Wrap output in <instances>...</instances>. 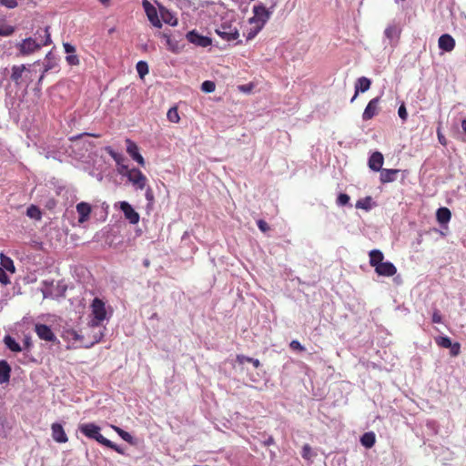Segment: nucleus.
<instances>
[{
  "label": "nucleus",
  "mask_w": 466,
  "mask_h": 466,
  "mask_svg": "<svg viewBox=\"0 0 466 466\" xmlns=\"http://www.w3.org/2000/svg\"><path fill=\"white\" fill-rule=\"evenodd\" d=\"M35 331L38 338L42 340L54 342L56 340V337L51 328L46 324H35Z\"/></svg>",
  "instance_id": "nucleus-9"
},
{
  "label": "nucleus",
  "mask_w": 466,
  "mask_h": 466,
  "mask_svg": "<svg viewBox=\"0 0 466 466\" xmlns=\"http://www.w3.org/2000/svg\"><path fill=\"white\" fill-rule=\"evenodd\" d=\"M55 206H56V200L55 199H50L49 202L46 205V207L49 208H52Z\"/></svg>",
  "instance_id": "nucleus-54"
},
{
  "label": "nucleus",
  "mask_w": 466,
  "mask_h": 466,
  "mask_svg": "<svg viewBox=\"0 0 466 466\" xmlns=\"http://www.w3.org/2000/svg\"><path fill=\"white\" fill-rule=\"evenodd\" d=\"M111 428L124 440L126 441L127 442L130 443V444H133L134 441H133V437L131 436L130 433H128L127 431L122 430L121 428L117 427V426H115V425H112Z\"/></svg>",
  "instance_id": "nucleus-29"
},
{
  "label": "nucleus",
  "mask_w": 466,
  "mask_h": 466,
  "mask_svg": "<svg viewBox=\"0 0 466 466\" xmlns=\"http://www.w3.org/2000/svg\"><path fill=\"white\" fill-rule=\"evenodd\" d=\"M0 5L9 9H13L18 5V3L16 0H0Z\"/></svg>",
  "instance_id": "nucleus-38"
},
{
  "label": "nucleus",
  "mask_w": 466,
  "mask_h": 466,
  "mask_svg": "<svg viewBox=\"0 0 466 466\" xmlns=\"http://www.w3.org/2000/svg\"><path fill=\"white\" fill-rule=\"evenodd\" d=\"M370 201L371 198L370 197H367L364 199L358 200L356 203V208L369 210L370 208Z\"/></svg>",
  "instance_id": "nucleus-32"
},
{
  "label": "nucleus",
  "mask_w": 466,
  "mask_h": 466,
  "mask_svg": "<svg viewBox=\"0 0 466 466\" xmlns=\"http://www.w3.org/2000/svg\"><path fill=\"white\" fill-rule=\"evenodd\" d=\"M276 3H274L270 8H266L263 5H257L253 6V14L254 15L248 19V23L250 25H258L261 28L264 27L266 23L269 20L272 10L276 6Z\"/></svg>",
  "instance_id": "nucleus-3"
},
{
  "label": "nucleus",
  "mask_w": 466,
  "mask_h": 466,
  "mask_svg": "<svg viewBox=\"0 0 466 466\" xmlns=\"http://www.w3.org/2000/svg\"><path fill=\"white\" fill-rule=\"evenodd\" d=\"M248 360H251V358L244 356V355H238L237 356V362L238 364H244L245 362H248Z\"/></svg>",
  "instance_id": "nucleus-49"
},
{
  "label": "nucleus",
  "mask_w": 466,
  "mask_h": 466,
  "mask_svg": "<svg viewBox=\"0 0 466 466\" xmlns=\"http://www.w3.org/2000/svg\"><path fill=\"white\" fill-rule=\"evenodd\" d=\"M370 257V264L374 268L378 267V265L383 263L384 255L383 253L379 249H372L369 253Z\"/></svg>",
  "instance_id": "nucleus-22"
},
{
  "label": "nucleus",
  "mask_w": 466,
  "mask_h": 466,
  "mask_svg": "<svg viewBox=\"0 0 466 466\" xmlns=\"http://www.w3.org/2000/svg\"><path fill=\"white\" fill-rule=\"evenodd\" d=\"M370 85H371V81L370 78L365 77V76H361V77L358 78L355 83V94L350 101L353 102L355 100V98L359 95V92L364 93V92L368 91L370 87Z\"/></svg>",
  "instance_id": "nucleus-17"
},
{
  "label": "nucleus",
  "mask_w": 466,
  "mask_h": 466,
  "mask_svg": "<svg viewBox=\"0 0 466 466\" xmlns=\"http://www.w3.org/2000/svg\"><path fill=\"white\" fill-rule=\"evenodd\" d=\"M43 32L45 33V39H40L39 42L32 37H27L21 43L17 44L16 47L18 48L20 55L24 56H29L39 50L42 46H49L52 43L49 26H46Z\"/></svg>",
  "instance_id": "nucleus-2"
},
{
  "label": "nucleus",
  "mask_w": 466,
  "mask_h": 466,
  "mask_svg": "<svg viewBox=\"0 0 466 466\" xmlns=\"http://www.w3.org/2000/svg\"><path fill=\"white\" fill-rule=\"evenodd\" d=\"M0 282L4 285L10 283V279L3 268L0 267Z\"/></svg>",
  "instance_id": "nucleus-44"
},
{
  "label": "nucleus",
  "mask_w": 466,
  "mask_h": 466,
  "mask_svg": "<svg viewBox=\"0 0 466 466\" xmlns=\"http://www.w3.org/2000/svg\"><path fill=\"white\" fill-rule=\"evenodd\" d=\"M120 173L127 176L128 180L138 189H144L147 185V177L137 168L128 169L127 166L121 167Z\"/></svg>",
  "instance_id": "nucleus-4"
},
{
  "label": "nucleus",
  "mask_w": 466,
  "mask_h": 466,
  "mask_svg": "<svg viewBox=\"0 0 466 466\" xmlns=\"http://www.w3.org/2000/svg\"><path fill=\"white\" fill-rule=\"evenodd\" d=\"M66 60L70 66H77L80 63L78 56L74 53L66 56Z\"/></svg>",
  "instance_id": "nucleus-37"
},
{
  "label": "nucleus",
  "mask_w": 466,
  "mask_h": 466,
  "mask_svg": "<svg viewBox=\"0 0 466 466\" xmlns=\"http://www.w3.org/2000/svg\"><path fill=\"white\" fill-rule=\"evenodd\" d=\"M257 225H258V228L262 231V232H267L270 229L268 224L263 220V219H258L257 221Z\"/></svg>",
  "instance_id": "nucleus-43"
},
{
  "label": "nucleus",
  "mask_w": 466,
  "mask_h": 466,
  "mask_svg": "<svg viewBox=\"0 0 466 466\" xmlns=\"http://www.w3.org/2000/svg\"><path fill=\"white\" fill-rule=\"evenodd\" d=\"M79 431L87 438L96 440L99 444L104 445L116 451L119 454H124V451L118 445L105 438L100 433V427L95 423H83L79 425Z\"/></svg>",
  "instance_id": "nucleus-1"
},
{
  "label": "nucleus",
  "mask_w": 466,
  "mask_h": 466,
  "mask_svg": "<svg viewBox=\"0 0 466 466\" xmlns=\"http://www.w3.org/2000/svg\"><path fill=\"white\" fill-rule=\"evenodd\" d=\"M398 115L402 121H406L408 118L407 109L404 104H401L398 109Z\"/></svg>",
  "instance_id": "nucleus-40"
},
{
  "label": "nucleus",
  "mask_w": 466,
  "mask_h": 466,
  "mask_svg": "<svg viewBox=\"0 0 466 466\" xmlns=\"http://www.w3.org/2000/svg\"><path fill=\"white\" fill-rule=\"evenodd\" d=\"M15 31V27L9 25L5 16H0V36H10Z\"/></svg>",
  "instance_id": "nucleus-20"
},
{
  "label": "nucleus",
  "mask_w": 466,
  "mask_h": 466,
  "mask_svg": "<svg viewBox=\"0 0 466 466\" xmlns=\"http://www.w3.org/2000/svg\"><path fill=\"white\" fill-rule=\"evenodd\" d=\"M90 307L93 315L92 326H99L106 319V304L99 298H95Z\"/></svg>",
  "instance_id": "nucleus-5"
},
{
  "label": "nucleus",
  "mask_w": 466,
  "mask_h": 466,
  "mask_svg": "<svg viewBox=\"0 0 466 466\" xmlns=\"http://www.w3.org/2000/svg\"><path fill=\"white\" fill-rule=\"evenodd\" d=\"M380 97L377 96L372 98L367 105L366 108L364 109V112L362 114V119L364 121L370 120L375 116L379 114L380 111Z\"/></svg>",
  "instance_id": "nucleus-10"
},
{
  "label": "nucleus",
  "mask_w": 466,
  "mask_h": 466,
  "mask_svg": "<svg viewBox=\"0 0 466 466\" xmlns=\"http://www.w3.org/2000/svg\"><path fill=\"white\" fill-rule=\"evenodd\" d=\"M4 343L13 352H20L22 350V348L19 345V343L16 342L15 339L10 335H6L4 338Z\"/></svg>",
  "instance_id": "nucleus-27"
},
{
  "label": "nucleus",
  "mask_w": 466,
  "mask_h": 466,
  "mask_svg": "<svg viewBox=\"0 0 466 466\" xmlns=\"http://www.w3.org/2000/svg\"><path fill=\"white\" fill-rule=\"evenodd\" d=\"M391 31L392 29L391 28H387L385 30V35L388 36V37H390L391 36Z\"/></svg>",
  "instance_id": "nucleus-58"
},
{
  "label": "nucleus",
  "mask_w": 466,
  "mask_h": 466,
  "mask_svg": "<svg viewBox=\"0 0 466 466\" xmlns=\"http://www.w3.org/2000/svg\"><path fill=\"white\" fill-rule=\"evenodd\" d=\"M26 70L25 65L14 66L12 67L11 79L16 84H20V79L23 76V73Z\"/></svg>",
  "instance_id": "nucleus-24"
},
{
  "label": "nucleus",
  "mask_w": 466,
  "mask_h": 466,
  "mask_svg": "<svg viewBox=\"0 0 466 466\" xmlns=\"http://www.w3.org/2000/svg\"><path fill=\"white\" fill-rule=\"evenodd\" d=\"M102 5L108 6L110 5L111 0H98Z\"/></svg>",
  "instance_id": "nucleus-55"
},
{
  "label": "nucleus",
  "mask_w": 466,
  "mask_h": 466,
  "mask_svg": "<svg viewBox=\"0 0 466 466\" xmlns=\"http://www.w3.org/2000/svg\"><path fill=\"white\" fill-rule=\"evenodd\" d=\"M435 341L438 346L445 349H449L450 347H451L452 344L451 339L446 336L438 337L436 338Z\"/></svg>",
  "instance_id": "nucleus-31"
},
{
  "label": "nucleus",
  "mask_w": 466,
  "mask_h": 466,
  "mask_svg": "<svg viewBox=\"0 0 466 466\" xmlns=\"http://www.w3.org/2000/svg\"><path fill=\"white\" fill-rule=\"evenodd\" d=\"M127 152L140 166H145L144 157L140 155L137 145L129 138L126 139Z\"/></svg>",
  "instance_id": "nucleus-11"
},
{
  "label": "nucleus",
  "mask_w": 466,
  "mask_h": 466,
  "mask_svg": "<svg viewBox=\"0 0 466 466\" xmlns=\"http://www.w3.org/2000/svg\"><path fill=\"white\" fill-rule=\"evenodd\" d=\"M461 128H462V131L466 134V119H463L461 121Z\"/></svg>",
  "instance_id": "nucleus-57"
},
{
  "label": "nucleus",
  "mask_w": 466,
  "mask_h": 466,
  "mask_svg": "<svg viewBox=\"0 0 466 466\" xmlns=\"http://www.w3.org/2000/svg\"><path fill=\"white\" fill-rule=\"evenodd\" d=\"M436 218L439 223L447 224L451 218V213L448 208H440L436 212Z\"/></svg>",
  "instance_id": "nucleus-23"
},
{
  "label": "nucleus",
  "mask_w": 466,
  "mask_h": 466,
  "mask_svg": "<svg viewBox=\"0 0 466 466\" xmlns=\"http://www.w3.org/2000/svg\"><path fill=\"white\" fill-rule=\"evenodd\" d=\"M82 136H91V137H98L99 136L98 135H94V134H88V133H84V134H81L77 137H74L71 138V140H76L77 139L78 137H82Z\"/></svg>",
  "instance_id": "nucleus-52"
},
{
  "label": "nucleus",
  "mask_w": 466,
  "mask_h": 466,
  "mask_svg": "<svg viewBox=\"0 0 466 466\" xmlns=\"http://www.w3.org/2000/svg\"><path fill=\"white\" fill-rule=\"evenodd\" d=\"M137 71L138 73V75L143 77L144 76H146L147 73H148V66L146 62L144 61H139L137 64Z\"/></svg>",
  "instance_id": "nucleus-33"
},
{
  "label": "nucleus",
  "mask_w": 466,
  "mask_h": 466,
  "mask_svg": "<svg viewBox=\"0 0 466 466\" xmlns=\"http://www.w3.org/2000/svg\"><path fill=\"white\" fill-rule=\"evenodd\" d=\"M92 208L90 204L86 202H80L76 205V212L78 213V222H86L91 214Z\"/></svg>",
  "instance_id": "nucleus-16"
},
{
  "label": "nucleus",
  "mask_w": 466,
  "mask_h": 466,
  "mask_svg": "<svg viewBox=\"0 0 466 466\" xmlns=\"http://www.w3.org/2000/svg\"><path fill=\"white\" fill-rule=\"evenodd\" d=\"M383 156L380 152H374L369 158V167L373 171H380L383 165Z\"/></svg>",
  "instance_id": "nucleus-18"
},
{
  "label": "nucleus",
  "mask_w": 466,
  "mask_h": 466,
  "mask_svg": "<svg viewBox=\"0 0 466 466\" xmlns=\"http://www.w3.org/2000/svg\"><path fill=\"white\" fill-rule=\"evenodd\" d=\"M167 119L172 123H178L180 120V116L178 115V111L177 107H171L167 114Z\"/></svg>",
  "instance_id": "nucleus-30"
},
{
  "label": "nucleus",
  "mask_w": 466,
  "mask_h": 466,
  "mask_svg": "<svg viewBox=\"0 0 466 466\" xmlns=\"http://www.w3.org/2000/svg\"><path fill=\"white\" fill-rule=\"evenodd\" d=\"M108 153L112 157V158L116 162L117 165H121V162L124 160V157L122 155L115 152L112 149H109Z\"/></svg>",
  "instance_id": "nucleus-41"
},
{
  "label": "nucleus",
  "mask_w": 466,
  "mask_h": 466,
  "mask_svg": "<svg viewBox=\"0 0 466 466\" xmlns=\"http://www.w3.org/2000/svg\"><path fill=\"white\" fill-rule=\"evenodd\" d=\"M52 437L58 443H66L68 438L60 423H53L51 426Z\"/></svg>",
  "instance_id": "nucleus-15"
},
{
  "label": "nucleus",
  "mask_w": 466,
  "mask_h": 466,
  "mask_svg": "<svg viewBox=\"0 0 466 466\" xmlns=\"http://www.w3.org/2000/svg\"><path fill=\"white\" fill-rule=\"evenodd\" d=\"M11 366L6 360H0V384L8 383L11 377Z\"/></svg>",
  "instance_id": "nucleus-19"
},
{
  "label": "nucleus",
  "mask_w": 466,
  "mask_h": 466,
  "mask_svg": "<svg viewBox=\"0 0 466 466\" xmlns=\"http://www.w3.org/2000/svg\"><path fill=\"white\" fill-rule=\"evenodd\" d=\"M120 209L124 213L125 218L129 221L130 224H137L139 222V214L132 208V206L127 201H121L119 203Z\"/></svg>",
  "instance_id": "nucleus-8"
},
{
  "label": "nucleus",
  "mask_w": 466,
  "mask_h": 466,
  "mask_svg": "<svg viewBox=\"0 0 466 466\" xmlns=\"http://www.w3.org/2000/svg\"><path fill=\"white\" fill-rule=\"evenodd\" d=\"M399 172V169H381L380 177V182L382 184L393 182Z\"/></svg>",
  "instance_id": "nucleus-21"
},
{
  "label": "nucleus",
  "mask_w": 466,
  "mask_h": 466,
  "mask_svg": "<svg viewBox=\"0 0 466 466\" xmlns=\"http://www.w3.org/2000/svg\"><path fill=\"white\" fill-rule=\"evenodd\" d=\"M449 349L451 350V355L453 357H456L461 353V344L459 342L452 343L451 347Z\"/></svg>",
  "instance_id": "nucleus-39"
},
{
  "label": "nucleus",
  "mask_w": 466,
  "mask_h": 466,
  "mask_svg": "<svg viewBox=\"0 0 466 466\" xmlns=\"http://www.w3.org/2000/svg\"><path fill=\"white\" fill-rule=\"evenodd\" d=\"M310 451V447H309V445L306 444V445L303 447V454H302V456H303L304 458H306V457H307V453H308V451Z\"/></svg>",
  "instance_id": "nucleus-53"
},
{
  "label": "nucleus",
  "mask_w": 466,
  "mask_h": 466,
  "mask_svg": "<svg viewBox=\"0 0 466 466\" xmlns=\"http://www.w3.org/2000/svg\"><path fill=\"white\" fill-rule=\"evenodd\" d=\"M437 137H438V140H439V142H440L442 146H446V145H447V139H446V137H444V135L442 134L441 129V127H439L437 128Z\"/></svg>",
  "instance_id": "nucleus-46"
},
{
  "label": "nucleus",
  "mask_w": 466,
  "mask_h": 466,
  "mask_svg": "<svg viewBox=\"0 0 466 466\" xmlns=\"http://www.w3.org/2000/svg\"><path fill=\"white\" fill-rule=\"evenodd\" d=\"M26 215L30 218H34L35 220H40L42 218V213L39 208L35 205H31L30 207L27 208Z\"/></svg>",
  "instance_id": "nucleus-28"
},
{
  "label": "nucleus",
  "mask_w": 466,
  "mask_h": 466,
  "mask_svg": "<svg viewBox=\"0 0 466 466\" xmlns=\"http://www.w3.org/2000/svg\"><path fill=\"white\" fill-rule=\"evenodd\" d=\"M439 48L445 52H451L455 47V40L449 34H443L438 40Z\"/></svg>",
  "instance_id": "nucleus-14"
},
{
  "label": "nucleus",
  "mask_w": 466,
  "mask_h": 466,
  "mask_svg": "<svg viewBox=\"0 0 466 466\" xmlns=\"http://www.w3.org/2000/svg\"><path fill=\"white\" fill-rule=\"evenodd\" d=\"M0 260V267L3 268L5 271L7 270L11 273H15V267L14 265L13 260L9 257L1 254Z\"/></svg>",
  "instance_id": "nucleus-26"
},
{
  "label": "nucleus",
  "mask_w": 466,
  "mask_h": 466,
  "mask_svg": "<svg viewBox=\"0 0 466 466\" xmlns=\"http://www.w3.org/2000/svg\"><path fill=\"white\" fill-rule=\"evenodd\" d=\"M44 29H38L35 35V40H37L39 42L40 39H45V33L43 32Z\"/></svg>",
  "instance_id": "nucleus-50"
},
{
  "label": "nucleus",
  "mask_w": 466,
  "mask_h": 466,
  "mask_svg": "<svg viewBox=\"0 0 466 466\" xmlns=\"http://www.w3.org/2000/svg\"><path fill=\"white\" fill-rule=\"evenodd\" d=\"M163 36L165 38H167V48L172 51L173 53H177L178 51V47H177V45L173 43L172 39L170 38L169 35H167V34H164Z\"/></svg>",
  "instance_id": "nucleus-35"
},
{
  "label": "nucleus",
  "mask_w": 466,
  "mask_h": 466,
  "mask_svg": "<svg viewBox=\"0 0 466 466\" xmlns=\"http://www.w3.org/2000/svg\"><path fill=\"white\" fill-rule=\"evenodd\" d=\"M143 7L145 9V12L147 14V16L150 23L157 28H160L162 26V23L160 19L158 18L157 11L156 7L147 0H143L142 2Z\"/></svg>",
  "instance_id": "nucleus-7"
},
{
  "label": "nucleus",
  "mask_w": 466,
  "mask_h": 466,
  "mask_svg": "<svg viewBox=\"0 0 466 466\" xmlns=\"http://www.w3.org/2000/svg\"><path fill=\"white\" fill-rule=\"evenodd\" d=\"M163 18H164L165 22H166V23H167V24H170V25H177V19H175V20L172 22L171 20H167V19H166L164 16H163Z\"/></svg>",
  "instance_id": "nucleus-56"
},
{
  "label": "nucleus",
  "mask_w": 466,
  "mask_h": 466,
  "mask_svg": "<svg viewBox=\"0 0 466 466\" xmlns=\"http://www.w3.org/2000/svg\"><path fill=\"white\" fill-rule=\"evenodd\" d=\"M350 196L345 193H340L337 198V204L339 206H345L350 202Z\"/></svg>",
  "instance_id": "nucleus-36"
},
{
  "label": "nucleus",
  "mask_w": 466,
  "mask_h": 466,
  "mask_svg": "<svg viewBox=\"0 0 466 466\" xmlns=\"http://www.w3.org/2000/svg\"><path fill=\"white\" fill-rule=\"evenodd\" d=\"M375 442H376V436H375L374 432H372V431L366 432L360 437V443L365 448L370 449V448L373 447Z\"/></svg>",
  "instance_id": "nucleus-25"
},
{
  "label": "nucleus",
  "mask_w": 466,
  "mask_h": 466,
  "mask_svg": "<svg viewBox=\"0 0 466 466\" xmlns=\"http://www.w3.org/2000/svg\"><path fill=\"white\" fill-rule=\"evenodd\" d=\"M47 71V69H45V71L43 72V74L41 75V76L39 77V80H38V83H41L43 78H44V76H45V73Z\"/></svg>",
  "instance_id": "nucleus-59"
},
{
  "label": "nucleus",
  "mask_w": 466,
  "mask_h": 466,
  "mask_svg": "<svg viewBox=\"0 0 466 466\" xmlns=\"http://www.w3.org/2000/svg\"><path fill=\"white\" fill-rule=\"evenodd\" d=\"M262 28L258 26V25H255L253 28H251L249 30V32L248 33L247 35V39L248 40H251L252 38H254L258 33L261 30Z\"/></svg>",
  "instance_id": "nucleus-42"
},
{
  "label": "nucleus",
  "mask_w": 466,
  "mask_h": 466,
  "mask_svg": "<svg viewBox=\"0 0 466 466\" xmlns=\"http://www.w3.org/2000/svg\"><path fill=\"white\" fill-rule=\"evenodd\" d=\"M25 346H26V347H29V346H30V342H29V340H28V339H25Z\"/></svg>",
  "instance_id": "nucleus-60"
},
{
  "label": "nucleus",
  "mask_w": 466,
  "mask_h": 466,
  "mask_svg": "<svg viewBox=\"0 0 466 466\" xmlns=\"http://www.w3.org/2000/svg\"><path fill=\"white\" fill-rule=\"evenodd\" d=\"M216 85L213 81L206 80L201 85V90L206 93H211L215 91Z\"/></svg>",
  "instance_id": "nucleus-34"
},
{
  "label": "nucleus",
  "mask_w": 466,
  "mask_h": 466,
  "mask_svg": "<svg viewBox=\"0 0 466 466\" xmlns=\"http://www.w3.org/2000/svg\"><path fill=\"white\" fill-rule=\"evenodd\" d=\"M216 33L226 41L236 40L239 35L238 27L231 21L223 22L216 29Z\"/></svg>",
  "instance_id": "nucleus-6"
},
{
  "label": "nucleus",
  "mask_w": 466,
  "mask_h": 466,
  "mask_svg": "<svg viewBox=\"0 0 466 466\" xmlns=\"http://www.w3.org/2000/svg\"><path fill=\"white\" fill-rule=\"evenodd\" d=\"M432 322L433 323H441L442 322L441 314L438 309H435L432 313Z\"/></svg>",
  "instance_id": "nucleus-47"
},
{
  "label": "nucleus",
  "mask_w": 466,
  "mask_h": 466,
  "mask_svg": "<svg viewBox=\"0 0 466 466\" xmlns=\"http://www.w3.org/2000/svg\"><path fill=\"white\" fill-rule=\"evenodd\" d=\"M290 348L294 350L303 351L305 348L298 340H292L289 344Z\"/></svg>",
  "instance_id": "nucleus-45"
},
{
  "label": "nucleus",
  "mask_w": 466,
  "mask_h": 466,
  "mask_svg": "<svg viewBox=\"0 0 466 466\" xmlns=\"http://www.w3.org/2000/svg\"><path fill=\"white\" fill-rule=\"evenodd\" d=\"M187 39L198 46L207 47L211 45V39L208 36L200 35L195 30H192L187 34Z\"/></svg>",
  "instance_id": "nucleus-12"
},
{
  "label": "nucleus",
  "mask_w": 466,
  "mask_h": 466,
  "mask_svg": "<svg viewBox=\"0 0 466 466\" xmlns=\"http://www.w3.org/2000/svg\"><path fill=\"white\" fill-rule=\"evenodd\" d=\"M63 46L66 54H73L76 52V47L69 43H64Z\"/></svg>",
  "instance_id": "nucleus-48"
},
{
  "label": "nucleus",
  "mask_w": 466,
  "mask_h": 466,
  "mask_svg": "<svg viewBox=\"0 0 466 466\" xmlns=\"http://www.w3.org/2000/svg\"><path fill=\"white\" fill-rule=\"evenodd\" d=\"M375 272L379 276L392 277L396 274L397 268L391 262L387 261L378 265V267L375 268Z\"/></svg>",
  "instance_id": "nucleus-13"
},
{
  "label": "nucleus",
  "mask_w": 466,
  "mask_h": 466,
  "mask_svg": "<svg viewBox=\"0 0 466 466\" xmlns=\"http://www.w3.org/2000/svg\"><path fill=\"white\" fill-rule=\"evenodd\" d=\"M248 362L249 363H252L253 366L258 369V367H260V361L258 360V359H253L251 358V360H248Z\"/></svg>",
  "instance_id": "nucleus-51"
}]
</instances>
